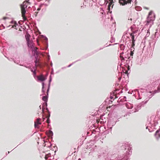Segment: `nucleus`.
<instances>
[{"mask_svg":"<svg viewBox=\"0 0 160 160\" xmlns=\"http://www.w3.org/2000/svg\"><path fill=\"white\" fill-rule=\"evenodd\" d=\"M30 4V3L28 2V1H27L24 2L21 5L22 17L24 21L27 19L26 17L25 16V14L26 12L25 9L27 8L28 5Z\"/></svg>","mask_w":160,"mask_h":160,"instance_id":"obj_1","label":"nucleus"},{"mask_svg":"<svg viewBox=\"0 0 160 160\" xmlns=\"http://www.w3.org/2000/svg\"><path fill=\"white\" fill-rule=\"evenodd\" d=\"M104 1L105 3H106V4L109 3L108 6V10L109 11H110V7L111 6L112 8L116 0H104Z\"/></svg>","mask_w":160,"mask_h":160,"instance_id":"obj_2","label":"nucleus"},{"mask_svg":"<svg viewBox=\"0 0 160 160\" xmlns=\"http://www.w3.org/2000/svg\"><path fill=\"white\" fill-rule=\"evenodd\" d=\"M152 12L150 11L149 12V14H148V16L147 18V23L148 24H149V23H150L151 22V21H152L153 20V18L151 16L152 15Z\"/></svg>","mask_w":160,"mask_h":160,"instance_id":"obj_3","label":"nucleus"},{"mask_svg":"<svg viewBox=\"0 0 160 160\" xmlns=\"http://www.w3.org/2000/svg\"><path fill=\"white\" fill-rule=\"evenodd\" d=\"M41 119L40 118L37 119L36 121L34 122V127L36 128H39V125L41 124V122H40Z\"/></svg>","mask_w":160,"mask_h":160,"instance_id":"obj_4","label":"nucleus"},{"mask_svg":"<svg viewBox=\"0 0 160 160\" xmlns=\"http://www.w3.org/2000/svg\"><path fill=\"white\" fill-rule=\"evenodd\" d=\"M38 80L41 81H43L45 80V78L42 75L38 76Z\"/></svg>","mask_w":160,"mask_h":160,"instance_id":"obj_5","label":"nucleus"},{"mask_svg":"<svg viewBox=\"0 0 160 160\" xmlns=\"http://www.w3.org/2000/svg\"><path fill=\"white\" fill-rule=\"evenodd\" d=\"M155 136L157 139L160 138V130H158L156 131Z\"/></svg>","mask_w":160,"mask_h":160,"instance_id":"obj_6","label":"nucleus"},{"mask_svg":"<svg viewBox=\"0 0 160 160\" xmlns=\"http://www.w3.org/2000/svg\"><path fill=\"white\" fill-rule=\"evenodd\" d=\"M10 23L12 24H14L13 25H12V28H15L16 27V26L18 25L17 22L15 21H12Z\"/></svg>","mask_w":160,"mask_h":160,"instance_id":"obj_7","label":"nucleus"},{"mask_svg":"<svg viewBox=\"0 0 160 160\" xmlns=\"http://www.w3.org/2000/svg\"><path fill=\"white\" fill-rule=\"evenodd\" d=\"M28 44V47H30L32 48V46H33V43L32 41H27Z\"/></svg>","mask_w":160,"mask_h":160,"instance_id":"obj_8","label":"nucleus"},{"mask_svg":"<svg viewBox=\"0 0 160 160\" xmlns=\"http://www.w3.org/2000/svg\"><path fill=\"white\" fill-rule=\"evenodd\" d=\"M25 37L27 42L30 41V36L29 34H26L25 35Z\"/></svg>","mask_w":160,"mask_h":160,"instance_id":"obj_9","label":"nucleus"},{"mask_svg":"<svg viewBox=\"0 0 160 160\" xmlns=\"http://www.w3.org/2000/svg\"><path fill=\"white\" fill-rule=\"evenodd\" d=\"M130 36L131 37L132 39V42H135L136 40L135 39V36L132 34H130Z\"/></svg>","mask_w":160,"mask_h":160,"instance_id":"obj_10","label":"nucleus"},{"mask_svg":"<svg viewBox=\"0 0 160 160\" xmlns=\"http://www.w3.org/2000/svg\"><path fill=\"white\" fill-rule=\"evenodd\" d=\"M123 53V52H122L120 54V58L121 59V60L122 61H124L125 60V59H124V58L123 57V56L122 55Z\"/></svg>","mask_w":160,"mask_h":160,"instance_id":"obj_11","label":"nucleus"},{"mask_svg":"<svg viewBox=\"0 0 160 160\" xmlns=\"http://www.w3.org/2000/svg\"><path fill=\"white\" fill-rule=\"evenodd\" d=\"M42 99L43 101H44L45 102H47V99H48L47 97L46 96H43L42 97Z\"/></svg>","mask_w":160,"mask_h":160,"instance_id":"obj_12","label":"nucleus"},{"mask_svg":"<svg viewBox=\"0 0 160 160\" xmlns=\"http://www.w3.org/2000/svg\"><path fill=\"white\" fill-rule=\"evenodd\" d=\"M50 115L49 114V116H48L47 117V123H49V117H50Z\"/></svg>","mask_w":160,"mask_h":160,"instance_id":"obj_13","label":"nucleus"},{"mask_svg":"<svg viewBox=\"0 0 160 160\" xmlns=\"http://www.w3.org/2000/svg\"><path fill=\"white\" fill-rule=\"evenodd\" d=\"M135 42H132V48H134V47L135 46Z\"/></svg>","mask_w":160,"mask_h":160,"instance_id":"obj_14","label":"nucleus"},{"mask_svg":"<svg viewBox=\"0 0 160 160\" xmlns=\"http://www.w3.org/2000/svg\"><path fill=\"white\" fill-rule=\"evenodd\" d=\"M53 134V132H52L51 131H49V135L50 136H51Z\"/></svg>","mask_w":160,"mask_h":160,"instance_id":"obj_15","label":"nucleus"},{"mask_svg":"<svg viewBox=\"0 0 160 160\" xmlns=\"http://www.w3.org/2000/svg\"><path fill=\"white\" fill-rule=\"evenodd\" d=\"M134 54V53L133 52V51H131V52H130V55L131 56H132L133 54Z\"/></svg>","mask_w":160,"mask_h":160,"instance_id":"obj_16","label":"nucleus"},{"mask_svg":"<svg viewBox=\"0 0 160 160\" xmlns=\"http://www.w3.org/2000/svg\"><path fill=\"white\" fill-rule=\"evenodd\" d=\"M49 157L48 155H46L45 156V158L46 160H47L48 158V157Z\"/></svg>","mask_w":160,"mask_h":160,"instance_id":"obj_17","label":"nucleus"},{"mask_svg":"<svg viewBox=\"0 0 160 160\" xmlns=\"http://www.w3.org/2000/svg\"><path fill=\"white\" fill-rule=\"evenodd\" d=\"M3 28H5V27L3 26L2 25V26H0V30H1Z\"/></svg>","mask_w":160,"mask_h":160,"instance_id":"obj_18","label":"nucleus"},{"mask_svg":"<svg viewBox=\"0 0 160 160\" xmlns=\"http://www.w3.org/2000/svg\"><path fill=\"white\" fill-rule=\"evenodd\" d=\"M35 65L36 66L38 65V64H37V60H36L35 61Z\"/></svg>","mask_w":160,"mask_h":160,"instance_id":"obj_19","label":"nucleus"},{"mask_svg":"<svg viewBox=\"0 0 160 160\" xmlns=\"http://www.w3.org/2000/svg\"><path fill=\"white\" fill-rule=\"evenodd\" d=\"M36 72L35 70H34V71L33 72V75H35L36 74Z\"/></svg>","mask_w":160,"mask_h":160,"instance_id":"obj_20","label":"nucleus"},{"mask_svg":"<svg viewBox=\"0 0 160 160\" xmlns=\"http://www.w3.org/2000/svg\"><path fill=\"white\" fill-rule=\"evenodd\" d=\"M135 33V32H132V33H130V34H133V35H134V33Z\"/></svg>","mask_w":160,"mask_h":160,"instance_id":"obj_21","label":"nucleus"},{"mask_svg":"<svg viewBox=\"0 0 160 160\" xmlns=\"http://www.w3.org/2000/svg\"><path fill=\"white\" fill-rule=\"evenodd\" d=\"M38 49V48L37 47H35L34 48V50H36Z\"/></svg>","mask_w":160,"mask_h":160,"instance_id":"obj_22","label":"nucleus"},{"mask_svg":"<svg viewBox=\"0 0 160 160\" xmlns=\"http://www.w3.org/2000/svg\"><path fill=\"white\" fill-rule=\"evenodd\" d=\"M42 89H43V88L44 83H42Z\"/></svg>","mask_w":160,"mask_h":160,"instance_id":"obj_23","label":"nucleus"},{"mask_svg":"<svg viewBox=\"0 0 160 160\" xmlns=\"http://www.w3.org/2000/svg\"><path fill=\"white\" fill-rule=\"evenodd\" d=\"M40 8H38V9H37V10L39 11V10H40Z\"/></svg>","mask_w":160,"mask_h":160,"instance_id":"obj_24","label":"nucleus"},{"mask_svg":"<svg viewBox=\"0 0 160 160\" xmlns=\"http://www.w3.org/2000/svg\"><path fill=\"white\" fill-rule=\"evenodd\" d=\"M37 41L38 43L39 41L38 39H37Z\"/></svg>","mask_w":160,"mask_h":160,"instance_id":"obj_25","label":"nucleus"},{"mask_svg":"<svg viewBox=\"0 0 160 160\" xmlns=\"http://www.w3.org/2000/svg\"><path fill=\"white\" fill-rule=\"evenodd\" d=\"M6 17H4V18H3V19H6Z\"/></svg>","mask_w":160,"mask_h":160,"instance_id":"obj_26","label":"nucleus"},{"mask_svg":"<svg viewBox=\"0 0 160 160\" xmlns=\"http://www.w3.org/2000/svg\"><path fill=\"white\" fill-rule=\"evenodd\" d=\"M44 119H45V118H43V121H44Z\"/></svg>","mask_w":160,"mask_h":160,"instance_id":"obj_27","label":"nucleus"},{"mask_svg":"<svg viewBox=\"0 0 160 160\" xmlns=\"http://www.w3.org/2000/svg\"><path fill=\"white\" fill-rule=\"evenodd\" d=\"M128 72V71H126L125 72V73H127Z\"/></svg>","mask_w":160,"mask_h":160,"instance_id":"obj_28","label":"nucleus"},{"mask_svg":"<svg viewBox=\"0 0 160 160\" xmlns=\"http://www.w3.org/2000/svg\"><path fill=\"white\" fill-rule=\"evenodd\" d=\"M97 122L98 123L99 122V121H97Z\"/></svg>","mask_w":160,"mask_h":160,"instance_id":"obj_29","label":"nucleus"},{"mask_svg":"<svg viewBox=\"0 0 160 160\" xmlns=\"http://www.w3.org/2000/svg\"><path fill=\"white\" fill-rule=\"evenodd\" d=\"M31 71H32V72H33V70H32H32H31Z\"/></svg>","mask_w":160,"mask_h":160,"instance_id":"obj_30","label":"nucleus"},{"mask_svg":"<svg viewBox=\"0 0 160 160\" xmlns=\"http://www.w3.org/2000/svg\"><path fill=\"white\" fill-rule=\"evenodd\" d=\"M42 112H43V109H42Z\"/></svg>","mask_w":160,"mask_h":160,"instance_id":"obj_31","label":"nucleus"}]
</instances>
